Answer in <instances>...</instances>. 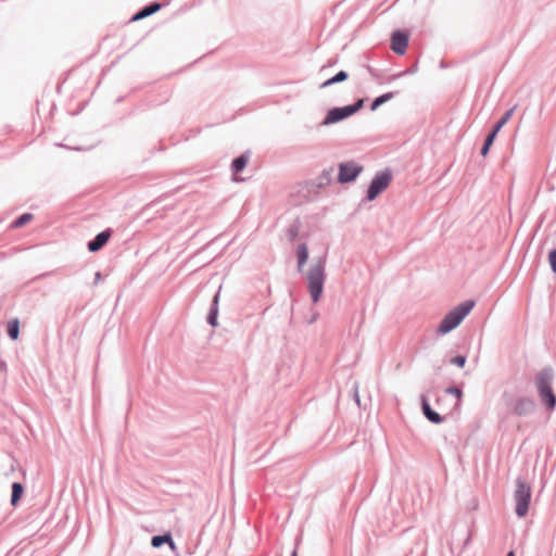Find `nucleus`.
Segmentation results:
<instances>
[{"label":"nucleus","mask_w":556,"mask_h":556,"mask_svg":"<svg viewBox=\"0 0 556 556\" xmlns=\"http://www.w3.org/2000/svg\"><path fill=\"white\" fill-rule=\"evenodd\" d=\"M24 492V488L21 483L14 482L12 484V496H11V504L15 506L18 501L21 500Z\"/></svg>","instance_id":"13"},{"label":"nucleus","mask_w":556,"mask_h":556,"mask_svg":"<svg viewBox=\"0 0 556 556\" xmlns=\"http://www.w3.org/2000/svg\"><path fill=\"white\" fill-rule=\"evenodd\" d=\"M110 236H111L110 231H102V232L98 233L97 237L94 238V240L89 242V244H88L89 251H91V252L99 251L102 247H104L106 244V242L110 239Z\"/></svg>","instance_id":"9"},{"label":"nucleus","mask_w":556,"mask_h":556,"mask_svg":"<svg viewBox=\"0 0 556 556\" xmlns=\"http://www.w3.org/2000/svg\"><path fill=\"white\" fill-rule=\"evenodd\" d=\"M489 150H490V146H488V144H485V143H484V144H483V147H482V149H481V154H482L483 156H485V155L488 154Z\"/></svg>","instance_id":"28"},{"label":"nucleus","mask_w":556,"mask_h":556,"mask_svg":"<svg viewBox=\"0 0 556 556\" xmlns=\"http://www.w3.org/2000/svg\"><path fill=\"white\" fill-rule=\"evenodd\" d=\"M349 77L348 73L344 71H340L338 74H336L333 77L329 78L328 80L324 81L321 84V88H327L333 84L341 83L346 80Z\"/></svg>","instance_id":"12"},{"label":"nucleus","mask_w":556,"mask_h":556,"mask_svg":"<svg viewBox=\"0 0 556 556\" xmlns=\"http://www.w3.org/2000/svg\"><path fill=\"white\" fill-rule=\"evenodd\" d=\"M498 131H495V128L488 135L484 143L488 144V146H492L496 135H497Z\"/></svg>","instance_id":"26"},{"label":"nucleus","mask_w":556,"mask_h":556,"mask_svg":"<svg viewBox=\"0 0 556 556\" xmlns=\"http://www.w3.org/2000/svg\"><path fill=\"white\" fill-rule=\"evenodd\" d=\"M451 363L457 365L458 367H464L466 364V357L463 355H457L451 359Z\"/></svg>","instance_id":"24"},{"label":"nucleus","mask_w":556,"mask_h":556,"mask_svg":"<svg viewBox=\"0 0 556 556\" xmlns=\"http://www.w3.org/2000/svg\"><path fill=\"white\" fill-rule=\"evenodd\" d=\"M20 333V323L17 319H12L8 324V334L12 340H16Z\"/></svg>","instance_id":"17"},{"label":"nucleus","mask_w":556,"mask_h":556,"mask_svg":"<svg viewBox=\"0 0 556 556\" xmlns=\"http://www.w3.org/2000/svg\"><path fill=\"white\" fill-rule=\"evenodd\" d=\"M298 231H299L298 227H293L289 230V236H290L291 240H294L296 238Z\"/></svg>","instance_id":"27"},{"label":"nucleus","mask_w":556,"mask_h":556,"mask_svg":"<svg viewBox=\"0 0 556 556\" xmlns=\"http://www.w3.org/2000/svg\"><path fill=\"white\" fill-rule=\"evenodd\" d=\"M1 368H5V365L3 363H0Z\"/></svg>","instance_id":"31"},{"label":"nucleus","mask_w":556,"mask_h":556,"mask_svg":"<svg viewBox=\"0 0 556 556\" xmlns=\"http://www.w3.org/2000/svg\"><path fill=\"white\" fill-rule=\"evenodd\" d=\"M392 98V94L391 93H386V94H382L381 97H378L377 99H375V101L371 103V110L375 111L377 110L382 103L387 102L388 100H390Z\"/></svg>","instance_id":"21"},{"label":"nucleus","mask_w":556,"mask_h":556,"mask_svg":"<svg viewBox=\"0 0 556 556\" xmlns=\"http://www.w3.org/2000/svg\"><path fill=\"white\" fill-rule=\"evenodd\" d=\"M210 323L215 326L216 325V317L213 315V316H210Z\"/></svg>","instance_id":"29"},{"label":"nucleus","mask_w":556,"mask_h":556,"mask_svg":"<svg viewBox=\"0 0 556 556\" xmlns=\"http://www.w3.org/2000/svg\"><path fill=\"white\" fill-rule=\"evenodd\" d=\"M515 109H516V106L508 110L504 114V116L496 123V125L494 126L495 131H500L502 129V127L510 119L511 115L514 114Z\"/></svg>","instance_id":"18"},{"label":"nucleus","mask_w":556,"mask_h":556,"mask_svg":"<svg viewBox=\"0 0 556 556\" xmlns=\"http://www.w3.org/2000/svg\"><path fill=\"white\" fill-rule=\"evenodd\" d=\"M325 261L318 260L307 271L308 291L314 303L318 302L324 288Z\"/></svg>","instance_id":"2"},{"label":"nucleus","mask_w":556,"mask_h":556,"mask_svg":"<svg viewBox=\"0 0 556 556\" xmlns=\"http://www.w3.org/2000/svg\"><path fill=\"white\" fill-rule=\"evenodd\" d=\"M507 556H515V555H514V552H509V553L507 554Z\"/></svg>","instance_id":"30"},{"label":"nucleus","mask_w":556,"mask_h":556,"mask_svg":"<svg viewBox=\"0 0 556 556\" xmlns=\"http://www.w3.org/2000/svg\"><path fill=\"white\" fill-rule=\"evenodd\" d=\"M391 179L392 177L389 173H381L377 175L368 188L367 199L369 201L375 200L382 191L389 187Z\"/></svg>","instance_id":"6"},{"label":"nucleus","mask_w":556,"mask_h":556,"mask_svg":"<svg viewBox=\"0 0 556 556\" xmlns=\"http://www.w3.org/2000/svg\"><path fill=\"white\" fill-rule=\"evenodd\" d=\"M164 543H168L172 548L175 546L170 535H156L153 536L151 541L153 547H160Z\"/></svg>","instance_id":"15"},{"label":"nucleus","mask_w":556,"mask_h":556,"mask_svg":"<svg viewBox=\"0 0 556 556\" xmlns=\"http://www.w3.org/2000/svg\"><path fill=\"white\" fill-rule=\"evenodd\" d=\"M249 157L247 155H240L232 162V170L238 174L247 166Z\"/></svg>","instance_id":"16"},{"label":"nucleus","mask_w":556,"mask_h":556,"mask_svg":"<svg viewBox=\"0 0 556 556\" xmlns=\"http://www.w3.org/2000/svg\"><path fill=\"white\" fill-rule=\"evenodd\" d=\"M548 262L552 270L556 274V249L549 252Z\"/></svg>","instance_id":"23"},{"label":"nucleus","mask_w":556,"mask_h":556,"mask_svg":"<svg viewBox=\"0 0 556 556\" xmlns=\"http://www.w3.org/2000/svg\"><path fill=\"white\" fill-rule=\"evenodd\" d=\"M292 556H298V554H296V552H295V551L292 553Z\"/></svg>","instance_id":"32"},{"label":"nucleus","mask_w":556,"mask_h":556,"mask_svg":"<svg viewBox=\"0 0 556 556\" xmlns=\"http://www.w3.org/2000/svg\"><path fill=\"white\" fill-rule=\"evenodd\" d=\"M422 409H424V414L430 421H432L434 424L441 422L442 419H441L440 415L438 413L433 412L426 401H424V403H422Z\"/></svg>","instance_id":"14"},{"label":"nucleus","mask_w":556,"mask_h":556,"mask_svg":"<svg viewBox=\"0 0 556 556\" xmlns=\"http://www.w3.org/2000/svg\"><path fill=\"white\" fill-rule=\"evenodd\" d=\"M408 45V35L400 30L394 31L391 38V48L397 54H404Z\"/></svg>","instance_id":"8"},{"label":"nucleus","mask_w":556,"mask_h":556,"mask_svg":"<svg viewBox=\"0 0 556 556\" xmlns=\"http://www.w3.org/2000/svg\"><path fill=\"white\" fill-rule=\"evenodd\" d=\"M475 306L473 301H466L454 309H452L445 317L442 319L441 324L438 327V333L446 334L450 331L454 330L464 318L471 312Z\"/></svg>","instance_id":"1"},{"label":"nucleus","mask_w":556,"mask_h":556,"mask_svg":"<svg viewBox=\"0 0 556 556\" xmlns=\"http://www.w3.org/2000/svg\"><path fill=\"white\" fill-rule=\"evenodd\" d=\"M532 406V403L530 401H526V400H521L517 403L516 407H515V412L517 414H523L527 412L528 408H530Z\"/></svg>","instance_id":"20"},{"label":"nucleus","mask_w":556,"mask_h":556,"mask_svg":"<svg viewBox=\"0 0 556 556\" xmlns=\"http://www.w3.org/2000/svg\"><path fill=\"white\" fill-rule=\"evenodd\" d=\"M363 170V167L354 162H345L339 165L338 180L341 184L353 181Z\"/></svg>","instance_id":"7"},{"label":"nucleus","mask_w":556,"mask_h":556,"mask_svg":"<svg viewBox=\"0 0 556 556\" xmlns=\"http://www.w3.org/2000/svg\"><path fill=\"white\" fill-rule=\"evenodd\" d=\"M161 8L160 4L157 3H153L147 8H144L143 10H141L140 12H138L135 16H134V21H138V20H141V18H144L153 13H155L156 11H159Z\"/></svg>","instance_id":"11"},{"label":"nucleus","mask_w":556,"mask_h":556,"mask_svg":"<svg viewBox=\"0 0 556 556\" xmlns=\"http://www.w3.org/2000/svg\"><path fill=\"white\" fill-rule=\"evenodd\" d=\"M332 172H333L332 168L324 170L323 174L320 175V177L318 178L319 179L318 186L328 185L331 180Z\"/></svg>","instance_id":"22"},{"label":"nucleus","mask_w":556,"mask_h":556,"mask_svg":"<svg viewBox=\"0 0 556 556\" xmlns=\"http://www.w3.org/2000/svg\"><path fill=\"white\" fill-rule=\"evenodd\" d=\"M363 104H364V100L359 99L356 103H354L352 105H348L344 108L331 109L327 113V116L325 117L323 124L330 125V124L338 123V122L353 115L354 113H356L359 109H362Z\"/></svg>","instance_id":"5"},{"label":"nucleus","mask_w":556,"mask_h":556,"mask_svg":"<svg viewBox=\"0 0 556 556\" xmlns=\"http://www.w3.org/2000/svg\"><path fill=\"white\" fill-rule=\"evenodd\" d=\"M531 500V488L523 481H517L515 491L516 514L519 517H525L528 513Z\"/></svg>","instance_id":"4"},{"label":"nucleus","mask_w":556,"mask_h":556,"mask_svg":"<svg viewBox=\"0 0 556 556\" xmlns=\"http://www.w3.org/2000/svg\"><path fill=\"white\" fill-rule=\"evenodd\" d=\"M296 255H298V266H299V269L301 270L303 265L306 263V261L308 258L307 245L304 243L300 244L298 247Z\"/></svg>","instance_id":"10"},{"label":"nucleus","mask_w":556,"mask_h":556,"mask_svg":"<svg viewBox=\"0 0 556 556\" xmlns=\"http://www.w3.org/2000/svg\"><path fill=\"white\" fill-rule=\"evenodd\" d=\"M33 219V215L30 213H25L22 216H20L13 224L15 228L23 227L27 223H29Z\"/></svg>","instance_id":"19"},{"label":"nucleus","mask_w":556,"mask_h":556,"mask_svg":"<svg viewBox=\"0 0 556 556\" xmlns=\"http://www.w3.org/2000/svg\"><path fill=\"white\" fill-rule=\"evenodd\" d=\"M448 393L455 395L458 400V402L460 401L462 399V395H463V392L460 389L456 388V387H451L446 390Z\"/></svg>","instance_id":"25"},{"label":"nucleus","mask_w":556,"mask_h":556,"mask_svg":"<svg viewBox=\"0 0 556 556\" xmlns=\"http://www.w3.org/2000/svg\"><path fill=\"white\" fill-rule=\"evenodd\" d=\"M535 382L541 400L549 409H553L556 405V396L551 387L552 374L547 370L541 371Z\"/></svg>","instance_id":"3"}]
</instances>
